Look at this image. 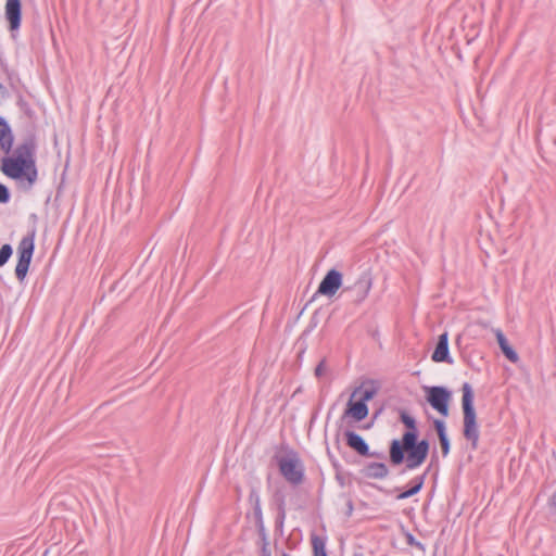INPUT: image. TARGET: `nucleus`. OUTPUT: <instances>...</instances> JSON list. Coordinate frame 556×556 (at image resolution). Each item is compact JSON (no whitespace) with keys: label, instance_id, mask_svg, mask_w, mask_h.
<instances>
[{"label":"nucleus","instance_id":"nucleus-1","mask_svg":"<svg viewBox=\"0 0 556 556\" xmlns=\"http://www.w3.org/2000/svg\"><path fill=\"white\" fill-rule=\"evenodd\" d=\"M1 159L0 169L7 177L25 188H31L38 179L35 148L31 143L20 144Z\"/></svg>","mask_w":556,"mask_h":556},{"label":"nucleus","instance_id":"nucleus-2","mask_svg":"<svg viewBox=\"0 0 556 556\" xmlns=\"http://www.w3.org/2000/svg\"><path fill=\"white\" fill-rule=\"evenodd\" d=\"M407 431L401 440H393L390 448V457L394 464H401L406 453V466L409 469L420 466L429 451V443L426 440L417 442L415 419H403Z\"/></svg>","mask_w":556,"mask_h":556},{"label":"nucleus","instance_id":"nucleus-3","mask_svg":"<svg viewBox=\"0 0 556 556\" xmlns=\"http://www.w3.org/2000/svg\"><path fill=\"white\" fill-rule=\"evenodd\" d=\"M381 384L375 379H365L350 391V417H368V402L378 394Z\"/></svg>","mask_w":556,"mask_h":556},{"label":"nucleus","instance_id":"nucleus-4","mask_svg":"<svg viewBox=\"0 0 556 556\" xmlns=\"http://www.w3.org/2000/svg\"><path fill=\"white\" fill-rule=\"evenodd\" d=\"M275 460L282 477L292 484H299L304 478V466L299 454L288 447L280 446L275 453Z\"/></svg>","mask_w":556,"mask_h":556},{"label":"nucleus","instance_id":"nucleus-5","mask_svg":"<svg viewBox=\"0 0 556 556\" xmlns=\"http://www.w3.org/2000/svg\"><path fill=\"white\" fill-rule=\"evenodd\" d=\"M426 403L435 410L440 417H448L453 392L445 386H425Z\"/></svg>","mask_w":556,"mask_h":556},{"label":"nucleus","instance_id":"nucleus-6","mask_svg":"<svg viewBox=\"0 0 556 556\" xmlns=\"http://www.w3.org/2000/svg\"><path fill=\"white\" fill-rule=\"evenodd\" d=\"M357 279L350 286V298L356 304L362 303L368 295L372 286V267L369 261L357 266Z\"/></svg>","mask_w":556,"mask_h":556},{"label":"nucleus","instance_id":"nucleus-7","mask_svg":"<svg viewBox=\"0 0 556 556\" xmlns=\"http://www.w3.org/2000/svg\"><path fill=\"white\" fill-rule=\"evenodd\" d=\"M35 231L22 238L17 247L18 260L15 266V276L23 281L28 273L35 249Z\"/></svg>","mask_w":556,"mask_h":556},{"label":"nucleus","instance_id":"nucleus-8","mask_svg":"<svg viewBox=\"0 0 556 556\" xmlns=\"http://www.w3.org/2000/svg\"><path fill=\"white\" fill-rule=\"evenodd\" d=\"M343 282V276L336 269H331L327 273L324 279L320 281L314 298L318 295L332 298L338 290L341 288Z\"/></svg>","mask_w":556,"mask_h":556},{"label":"nucleus","instance_id":"nucleus-9","mask_svg":"<svg viewBox=\"0 0 556 556\" xmlns=\"http://www.w3.org/2000/svg\"><path fill=\"white\" fill-rule=\"evenodd\" d=\"M431 359L434 363H446L452 365L454 363L453 357L450 354L448 348V332L444 331L439 334L434 350L431 354Z\"/></svg>","mask_w":556,"mask_h":556},{"label":"nucleus","instance_id":"nucleus-10","mask_svg":"<svg viewBox=\"0 0 556 556\" xmlns=\"http://www.w3.org/2000/svg\"><path fill=\"white\" fill-rule=\"evenodd\" d=\"M473 403H475V390L469 382H464L462 386L463 417H477Z\"/></svg>","mask_w":556,"mask_h":556},{"label":"nucleus","instance_id":"nucleus-11","mask_svg":"<svg viewBox=\"0 0 556 556\" xmlns=\"http://www.w3.org/2000/svg\"><path fill=\"white\" fill-rule=\"evenodd\" d=\"M397 399L395 397H389L386 401L378 403L375 402L374 405L377 406L371 414L370 417H379L384 412L394 413L397 412V417H412V415L408 413V410L405 407H399L397 405Z\"/></svg>","mask_w":556,"mask_h":556},{"label":"nucleus","instance_id":"nucleus-12","mask_svg":"<svg viewBox=\"0 0 556 556\" xmlns=\"http://www.w3.org/2000/svg\"><path fill=\"white\" fill-rule=\"evenodd\" d=\"M5 18L9 22L10 30L14 31L20 28L22 17V4L20 0H7Z\"/></svg>","mask_w":556,"mask_h":556},{"label":"nucleus","instance_id":"nucleus-13","mask_svg":"<svg viewBox=\"0 0 556 556\" xmlns=\"http://www.w3.org/2000/svg\"><path fill=\"white\" fill-rule=\"evenodd\" d=\"M495 339L502 354L513 364L519 362L520 357L515 348L509 343L507 337L501 329L495 330Z\"/></svg>","mask_w":556,"mask_h":556},{"label":"nucleus","instance_id":"nucleus-14","mask_svg":"<svg viewBox=\"0 0 556 556\" xmlns=\"http://www.w3.org/2000/svg\"><path fill=\"white\" fill-rule=\"evenodd\" d=\"M536 141L539 150L542 153V157L545 161L551 162V159L556 155V135L553 136L548 141H543L542 135L539 134Z\"/></svg>","mask_w":556,"mask_h":556},{"label":"nucleus","instance_id":"nucleus-15","mask_svg":"<svg viewBox=\"0 0 556 556\" xmlns=\"http://www.w3.org/2000/svg\"><path fill=\"white\" fill-rule=\"evenodd\" d=\"M13 146V135L7 122L0 117V148L9 153Z\"/></svg>","mask_w":556,"mask_h":556},{"label":"nucleus","instance_id":"nucleus-16","mask_svg":"<svg viewBox=\"0 0 556 556\" xmlns=\"http://www.w3.org/2000/svg\"><path fill=\"white\" fill-rule=\"evenodd\" d=\"M434 428L439 437L442 454L443 456H446L450 453V441L445 431V425L443 420L435 419Z\"/></svg>","mask_w":556,"mask_h":556},{"label":"nucleus","instance_id":"nucleus-17","mask_svg":"<svg viewBox=\"0 0 556 556\" xmlns=\"http://www.w3.org/2000/svg\"><path fill=\"white\" fill-rule=\"evenodd\" d=\"M464 435L467 440L471 441L475 448L479 439V427L476 419H465Z\"/></svg>","mask_w":556,"mask_h":556},{"label":"nucleus","instance_id":"nucleus-18","mask_svg":"<svg viewBox=\"0 0 556 556\" xmlns=\"http://www.w3.org/2000/svg\"><path fill=\"white\" fill-rule=\"evenodd\" d=\"M350 447L354 448L363 456L369 454L368 446L365 441L359 435L354 433H350Z\"/></svg>","mask_w":556,"mask_h":556},{"label":"nucleus","instance_id":"nucleus-19","mask_svg":"<svg viewBox=\"0 0 556 556\" xmlns=\"http://www.w3.org/2000/svg\"><path fill=\"white\" fill-rule=\"evenodd\" d=\"M311 541L314 556H328L326 553V543L321 536L313 534Z\"/></svg>","mask_w":556,"mask_h":556},{"label":"nucleus","instance_id":"nucleus-20","mask_svg":"<svg viewBox=\"0 0 556 556\" xmlns=\"http://www.w3.org/2000/svg\"><path fill=\"white\" fill-rule=\"evenodd\" d=\"M367 476L374 478H382L387 475L388 470L383 464H372L367 467Z\"/></svg>","mask_w":556,"mask_h":556},{"label":"nucleus","instance_id":"nucleus-21","mask_svg":"<svg viewBox=\"0 0 556 556\" xmlns=\"http://www.w3.org/2000/svg\"><path fill=\"white\" fill-rule=\"evenodd\" d=\"M422 483H424L422 479H420L413 488H410L409 490H407L405 492L400 493L397 495V500H404V498H407V497H410V496L415 495L421 489Z\"/></svg>","mask_w":556,"mask_h":556},{"label":"nucleus","instance_id":"nucleus-22","mask_svg":"<svg viewBox=\"0 0 556 556\" xmlns=\"http://www.w3.org/2000/svg\"><path fill=\"white\" fill-rule=\"evenodd\" d=\"M12 255V248L9 244L2 245L0 249V267L3 266Z\"/></svg>","mask_w":556,"mask_h":556},{"label":"nucleus","instance_id":"nucleus-23","mask_svg":"<svg viewBox=\"0 0 556 556\" xmlns=\"http://www.w3.org/2000/svg\"><path fill=\"white\" fill-rule=\"evenodd\" d=\"M328 372V366L326 361H321L315 368V376L317 378L324 377Z\"/></svg>","mask_w":556,"mask_h":556},{"label":"nucleus","instance_id":"nucleus-24","mask_svg":"<svg viewBox=\"0 0 556 556\" xmlns=\"http://www.w3.org/2000/svg\"><path fill=\"white\" fill-rule=\"evenodd\" d=\"M9 200V192L5 186L0 184V202L4 203Z\"/></svg>","mask_w":556,"mask_h":556},{"label":"nucleus","instance_id":"nucleus-25","mask_svg":"<svg viewBox=\"0 0 556 556\" xmlns=\"http://www.w3.org/2000/svg\"><path fill=\"white\" fill-rule=\"evenodd\" d=\"M407 542H408L410 545L416 544V542H415V540H414L413 535H410V534L407 536Z\"/></svg>","mask_w":556,"mask_h":556},{"label":"nucleus","instance_id":"nucleus-26","mask_svg":"<svg viewBox=\"0 0 556 556\" xmlns=\"http://www.w3.org/2000/svg\"><path fill=\"white\" fill-rule=\"evenodd\" d=\"M460 341H462V336H460V334H458V336H457V338H456V344H459V343H460Z\"/></svg>","mask_w":556,"mask_h":556},{"label":"nucleus","instance_id":"nucleus-27","mask_svg":"<svg viewBox=\"0 0 556 556\" xmlns=\"http://www.w3.org/2000/svg\"><path fill=\"white\" fill-rule=\"evenodd\" d=\"M552 501L554 504H556V493L553 495Z\"/></svg>","mask_w":556,"mask_h":556},{"label":"nucleus","instance_id":"nucleus-28","mask_svg":"<svg viewBox=\"0 0 556 556\" xmlns=\"http://www.w3.org/2000/svg\"><path fill=\"white\" fill-rule=\"evenodd\" d=\"M377 334H378V330H375V331H372V332H371V336H372V337H375V336H377Z\"/></svg>","mask_w":556,"mask_h":556},{"label":"nucleus","instance_id":"nucleus-29","mask_svg":"<svg viewBox=\"0 0 556 556\" xmlns=\"http://www.w3.org/2000/svg\"><path fill=\"white\" fill-rule=\"evenodd\" d=\"M353 556H364L362 553H355Z\"/></svg>","mask_w":556,"mask_h":556}]
</instances>
